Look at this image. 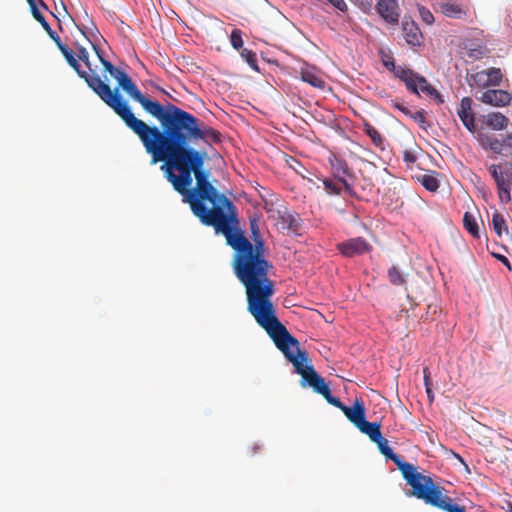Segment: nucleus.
<instances>
[{
	"label": "nucleus",
	"mask_w": 512,
	"mask_h": 512,
	"mask_svg": "<svg viewBox=\"0 0 512 512\" xmlns=\"http://www.w3.org/2000/svg\"><path fill=\"white\" fill-rule=\"evenodd\" d=\"M126 126L142 142L151 155V163L164 162L165 177L174 190L190 203L194 198L206 197L217 190L209 181L210 171L204 168L206 152L190 146L198 140L221 142V133L199 120L191 113L168 103V112L162 123V130L149 126L131 111Z\"/></svg>",
	"instance_id": "nucleus-1"
},
{
	"label": "nucleus",
	"mask_w": 512,
	"mask_h": 512,
	"mask_svg": "<svg viewBox=\"0 0 512 512\" xmlns=\"http://www.w3.org/2000/svg\"><path fill=\"white\" fill-rule=\"evenodd\" d=\"M188 204L203 225L213 227L217 234H222L227 244L235 250L234 273L245 287L247 310L257 324L266 330L281 323L271 300L275 288L268 272L272 266L265 258V244L258 219H250L252 244L239 226L237 207L223 193L214 190L206 197L194 198Z\"/></svg>",
	"instance_id": "nucleus-2"
},
{
	"label": "nucleus",
	"mask_w": 512,
	"mask_h": 512,
	"mask_svg": "<svg viewBox=\"0 0 512 512\" xmlns=\"http://www.w3.org/2000/svg\"><path fill=\"white\" fill-rule=\"evenodd\" d=\"M268 335L274 341L276 347L292 363L295 371L301 375V385L310 386L316 393L322 395L326 401L342 411L344 405L339 398L331 395L330 388L314 369L308 364V353L299 348V342L294 338L282 323H278L266 329Z\"/></svg>",
	"instance_id": "nucleus-3"
},
{
	"label": "nucleus",
	"mask_w": 512,
	"mask_h": 512,
	"mask_svg": "<svg viewBox=\"0 0 512 512\" xmlns=\"http://www.w3.org/2000/svg\"><path fill=\"white\" fill-rule=\"evenodd\" d=\"M60 52L66 59L67 63L75 70L77 75L82 78L88 87L108 106L110 107L124 123H126L131 109L128 103L123 99L119 93V89L114 90L105 83L97 73L88 74L87 71L82 70L76 58V52L67 47H60Z\"/></svg>",
	"instance_id": "nucleus-4"
},
{
	"label": "nucleus",
	"mask_w": 512,
	"mask_h": 512,
	"mask_svg": "<svg viewBox=\"0 0 512 512\" xmlns=\"http://www.w3.org/2000/svg\"><path fill=\"white\" fill-rule=\"evenodd\" d=\"M373 442L377 444L380 452L386 458L394 462L397 468L401 471L405 481L411 486V495L419 499L430 485L433 484L434 480L428 475L419 473L416 466L413 464L403 461L399 455L393 452L389 446L388 440L382 435L377 439V441Z\"/></svg>",
	"instance_id": "nucleus-5"
},
{
	"label": "nucleus",
	"mask_w": 512,
	"mask_h": 512,
	"mask_svg": "<svg viewBox=\"0 0 512 512\" xmlns=\"http://www.w3.org/2000/svg\"><path fill=\"white\" fill-rule=\"evenodd\" d=\"M384 65L391 70L397 78L405 83L410 92L417 95L422 92L423 94L434 98L438 103L444 102L442 95L433 86H431L423 76L415 73L411 69L396 66L392 60L384 61Z\"/></svg>",
	"instance_id": "nucleus-6"
},
{
	"label": "nucleus",
	"mask_w": 512,
	"mask_h": 512,
	"mask_svg": "<svg viewBox=\"0 0 512 512\" xmlns=\"http://www.w3.org/2000/svg\"><path fill=\"white\" fill-rule=\"evenodd\" d=\"M117 82L118 87L122 88L132 99L138 102L148 114L159 120L161 124L163 123L168 112V104L163 106L158 101L144 96L126 72L120 75Z\"/></svg>",
	"instance_id": "nucleus-7"
},
{
	"label": "nucleus",
	"mask_w": 512,
	"mask_h": 512,
	"mask_svg": "<svg viewBox=\"0 0 512 512\" xmlns=\"http://www.w3.org/2000/svg\"><path fill=\"white\" fill-rule=\"evenodd\" d=\"M445 489L433 482L432 485L419 498L426 504L441 509L446 512H466L464 506H459L453 502V499L447 496Z\"/></svg>",
	"instance_id": "nucleus-8"
},
{
	"label": "nucleus",
	"mask_w": 512,
	"mask_h": 512,
	"mask_svg": "<svg viewBox=\"0 0 512 512\" xmlns=\"http://www.w3.org/2000/svg\"><path fill=\"white\" fill-rule=\"evenodd\" d=\"M488 169L497 185L500 201L504 204L509 203L511 201L512 174L504 172L501 166L497 164H491Z\"/></svg>",
	"instance_id": "nucleus-9"
},
{
	"label": "nucleus",
	"mask_w": 512,
	"mask_h": 512,
	"mask_svg": "<svg viewBox=\"0 0 512 512\" xmlns=\"http://www.w3.org/2000/svg\"><path fill=\"white\" fill-rule=\"evenodd\" d=\"M276 226L282 232H298L301 228V218L296 212L288 209H278Z\"/></svg>",
	"instance_id": "nucleus-10"
},
{
	"label": "nucleus",
	"mask_w": 512,
	"mask_h": 512,
	"mask_svg": "<svg viewBox=\"0 0 512 512\" xmlns=\"http://www.w3.org/2000/svg\"><path fill=\"white\" fill-rule=\"evenodd\" d=\"M337 249L345 257H354L369 252L372 247L364 238L356 237L339 243Z\"/></svg>",
	"instance_id": "nucleus-11"
},
{
	"label": "nucleus",
	"mask_w": 512,
	"mask_h": 512,
	"mask_svg": "<svg viewBox=\"0 0 512 512\" xmlns=\"http://www.w3.org/2000/svg\"><path fill=\"white\" fill-rule=\"evenodd\" d=\"M376 10L387 23L398 24L400 18L398 0H377Z\"/></svg>",
	"instance_id": "nucleus-12"
},
{
	"label": "nucleus",
	"mask_w": 512,
	"mask_h": 512,
	"mask_svg": "<svg viewBox=\"0 0 512 512\" xmlns=\"http://www.w3.org/2000/svg\"><path fill=\"white\" fill-rule=\"evenodd\" d=\"M479 100L490 106L504 107L510 104L512 96L506 90L488 89L482 93Z\"/></svg>",
	"instance_id": "nucleus-13"
},
{
	"label": "nucleus",
	"mask_w": 512,
	"mask_h": 512,
	"mask_svg": "<svg viewBox=\"0 0 512 512\" xmlns=\"http://www.w3.org/2000/svg\"><path fill=\"white\" fill-rule=\"evenodd\" d=\"M473 100L470 97H463L460 102V106L457 110V114L462 121L465 128L471 132H476L475 117L472 110Z\"/></svg>",
	"instance_id": "nucleus-14"
},
{
	"label": "nucleus",
	"mask_w": 512,
	"mask_h": 512,
	"mask_svg": "<svg viewBox=\"0 0 512 512\" xmlns=\"http://www.w3.org/2000/svg\"><path fill=\"white\" fill-rule=\"evenodd\" d=\"M476 140L484 150H490L495 154H503L504 142L496 135L488 132L479 131L476 135Z\"/></svg>",
	"instance_id": "nucleus-15"
},
{
	"label": "nucleus",
	"mask_w": 512,
	"mask_h": 512,
	"mask_svg": "<svg viewBox=\"0 0 512 512\" xmlns=\"http://www.w3.org/2000/svg\"><path fill=\"white\" fill-rule=\"evenodd\" d=\"M331 167L334 177L345 187V190L350 193L352 186L348 182L347 177H351L352 172L347 162L340 158H334V160H331Z\"/></svg>",
	"instance_id": "nucleus-16"
},
{
	"label": "nucleus",
	"mask_w": 512,
	"mask_h": 512,
	"mask_svg": "<svg viewBox=\"0 0 512 512\" xmlns=\"http://www.w3.org/2000/svg\"><path fill=\"white\" fill-rule=\"evenodd\" d=\"M439 8L441 13L449 18L461 19L467 15V10L452 0H442Z\"/></svg>",
	"instance_id": "nucleus-17"
},
{
	"label": "nucleus",
	"mask_w": 512,
	"mask_h": 512,
	"mask_svg": "<svg viewBox=\"0 0 512 512\" xmlns=\"http://www.w3.org/2000/svg\"><path fill=\"white\" fill-rule=\"evenodd\" d=\"M403 36L409 45H420L422 34L419 27L414 21H403L402 23Z\"/></svg>",
	"instance_id": "nucleus-18"
},
{
	"label": "nucleus",
	"mask_w": 512,
	"mask_h": 512,
	"mask_svg": "<svg viewBox=\"0 0 512 512\" xmlns=\"http://www.w3.org/2000/svg\"><path fill=\"white\" fill-rule=\"evenodd\" d=\"M342 412L356 427L365 418V407L361 400L356 399L353 407L345 406L342 408Z\"/></svg>",
	"instance_id": "nucleus-19"
},
{
	"label": "nucleus",
	"mask_w": 512,
	"mask_h": 512,
	"mask_svg": "<svg viewBox=\"0 0 512 512\" xmlns=\"http://www.w3.org/2000/svg\"><path fill=\"white\" fill-rule=\"evenodd\" d=\"M484 123L495 131H501L507 128L509 119L500 112H491L484 117Z\"/></svg>",
	"instance_id": "nucleus-20"
},
{
	"label": "nucleus",
	"mask_w": 512,
	"mask_h": 512,
	"mask_svg": "<svg viewBox=\"0 0 512 512\" xmlns=\"http://www.w3.org/2000/svg\"><path fill=\"white\" fill-rule=\"evenodd\" d=\"M300 74L301 79L311 86L319 89H323L325 87V81L315 68L302 69Z\"/></svg>",
	"instance_id": "nucleus-21"
},
{
	"label": "nucleus",
	"mask_w": 512,
	"mask_h": 512,
	"mask_svg": "<svg viewBox=\"0 0 512 512\" xmlns=\"http://www.w3.org/2000/svg\"><path fill=\"white\" fill-rule=\"evenodd\" d=\"M357 428L364 434L368 435L370 440L377 441L381 434V426L377 422H368L364 418L361 423L357 426Z\"/></svg>",
	"instance_id": "nucleus-22"
},
{
	"label": "nucleus",
	"mask_w": 512,
	"mask_h": 512,
	"mask_svg": "<svg viewBox=\"0 0 512 512\" xmlns=\"http://www.w3.org/2000/svg\"><path fill=\"white\" fill-rule=\"evenodd\" d=\"M492 228L497 234L499 238H502L503 236L509 235V229L507 226V222L504 218V216L499 213L498 211H495L492 215V222H491Z\"/></svg>",
	"instance_id": "nucleus-23"
},
{
	"label": "nucleus",
	"mask_w": 512,
	"mask_h": 512,
	"mask_svg": "<svg viewBox=\"0 0 512 512\" xmlns=\"http://www.w3.org/2000/svg\"><path fill=\"white\" fill-rule=\"evenodd\" d=\"M92 47L95 50L97 56L99 57L100 62L104 66L105 71L117 80L120 77V75H122L125 71L115 67L110 61L104 59L100 53V50L94 44H92Z\"/></svg>",
	"instance_id": "nucleus-24"
},
{
	"label": "nucleus",
	"mask_w": 512,
	"mask_h": 512,
	"mask_svg": "<svg viewBox=\"0 0 512 512\" xmlns=\"http://www.w3.org/2000/svg\"><path fill=\"white\" fill-rule=\"evenodd\" d=\"M364 131L370 137L373 144L381 150L385 149V141L379 131L369 123L364 124Z\"/></svg>",
	"instance_id": "nucleus-25"
},
{
	"label": "nucleus",
	"mask_w": 512,
	"mask_h": 512,
	"mask_svg": "<svg viewBox=\"0 0 512 512\" xmlns=\"http://www.w3.org/2000/svg\"><path fill=\"white\" fill-rule=\"evenodd\" d=\"M463 224L465 229L475 238H479V226L476 218L469 212H466L463 217Z\"/></svg>",
	"instance_id": "nucleus-26"
},
{
	"label": "nucleus",
	"mask_w": 512,
	"mask_h": 512,
	"mask_svg": "<svg viewBox=\"0 0 512 512\" xmlns=\"http://www.w3.org/2000/svg\"><path fill=\"white\" fill-rule=\"evenodd\" d=\"M487 75V80L489 81L490 86H498L502 82V72L499 68L491 67L487 70H484Z\"/></svg>",
	"instance_id": "nucleus-27"
},
{
	"label": "nucleus",
	"mask_w": 512,
	"mask_h": 512,
	"mask_svg": "<svg viewBox=\"0 0 512 512\" xmlns=\"http://www.w3.org/2000/svg\"><path fill=\"white\" fill-rule=\"evenodd\" d=\"M419 180L425 189L430 192H436L439 188V181L434 175L425 174Z\"/></svg>",
	"instance_id": "nucleus-28"
},
{
	"label": "nucleus",
	"mask_w": 512,
	"mask_h": 512,
	"mask_svg": "<svg viewBox=\"0 0 512 512\" xmlns=\"http://www.w3.org/2000/svg\"><path fill=\"white\" fill-rule=\"evenodd\" d=\"M75 49L78 59L81 60L89 70L88 74L97 73L96 70L92 68V64L89 60V52L86 48L76 45Z\"/></svg>",
	"instance_id": "nucleus-29"
},
{
	"label": "nucleus",
	"mask_w": 512,
	"mask_h": 512,
	"mask_svg": "<svg viewBox=\"0 0 512 512\" xmlns=\"http://www.w3.org/2000/svg\"><path fill=\"white\" fill-rule=\"evenodd\" d=\"M488 49L485 45H475L471 47H467V56L472 59H481L485 55L488 54Z\"/></svg>",
	"instance_id": "nucleus-30"
},
{
	"label": "nucleus",
	"mask_w": 512,
	"mask_h": 512,
	"mask_svg": "<svg viewBox=\"0 0 512 512\" xmlns=\"http://www.w3.org/2000/svg\"><path fill=\"white\" fill-rule=\"evenodd\" d=\"M487 75L485 74V71L482 70V71H479V72H476V73H473L471 74L470 76V80L473 82L471 83L470 85H475V86H478V87H488L490 86L489 85V81L487 80Z\"/></svg>",
	"instance_id": "nucleus-31"
},
{
	"label": "nucleus",
	"mask_w": 512,
	"mask_h": 512,
	"mask_svg": "<svg viewBox=\"0 0 512 512\" xmlns=\"http://www.w3.org/2000/svg\"><path fill=\"white\" fill-rule=\"evenodd\" d=\"M388 278H389L390 283H392L393 285H396V286H400L405 283L404 276L401 274L399 269L395 266H392L388 270Z\"/></svg>",
	"instance_id": "nucleus-32"
},
{
	"label": "nucleus",
	"mask_w": 512,
	"mask_h": 512,
	"mask_svg": "<svg viewBox=\"0 0 512 512\" xmlns=\"http://www.w3.org/2000/svg\"><path fill=\"white\" fill-rule=\"evenodd\" d=\"M30 10H31V13H32L33 17L35 18V20H37L41 24L42 28L47 33H50V31L53 29L51 28L49 23L46 21L43 14L40 12L38 5L33 6L32 9H30Z\"/></svg>",
	"instance_id": "nucleus-33"
},
{
	"label": "nucleus",
	"mask_w": 512,
	"mask_h": 512,
	"mask_svg": "<svg viewBox=\"0 0 512 512\" xmlns=\"http://www.w3.org/2000/svg\"><path fill=\"white\" fill-rule=\"evenodd\" d=\"M241 57L247 62V64L251 68L258 71L257 57H256V54L252 50H249L247 48L242 49Z\"/></svg>",
	"instance_id": "nucleus-34"
},
{
	"label": "nucleus",
	"mask_w": 512,
	"mask_h": 512,
	"mask_svg": "<svg viewBox=\"0 0 512 512\" xmlns=\"http://www.w3.org/2000/svg\"><path fill=\"white\" fill-rule=\"evenodd\" d=\"M323 185L326 192L330 195H339L341 193V187L338 182H335L332 179H323Z\"/></svg>",
	"instance_id": "nucleus-35"
},
{
	"label": "nucleus",
	"mask_w": 512,
	"mask_h": 512,
	"mask_svg": "<svg viewBox=\"0 0 512 512\" xmlns=\"http://www.w3.org/2000/svg\"><path fill=\"white\" fill-rule=\"evenodd\" d=\"M230 43L232 47L239 50L243 46L242 31L240 29L232 30L230 34Z\"/></svg>",
	"instance_id": "nucleus-36"
},
{
	"label": "nucleus",
	"mask_w": 512,
	"mask_h": 512,
	"mask_svg": "<svg viewBox=\"0 0 512 512\" xmlns=\"http://www.w3.org/2000/svg\"><path fill=\"white\" fill-rule=\"evenodd\" d=\"M423 376H424V385L426 388V393H427L428 399L430 402H432L434 399V394L431 389L432 384H431V379H430V371H429L428 367H424Z\"/></svg>",
	"instance_id": "nucleus-37"
},
{
	"label": "nucleus",
	"mask_w": 512,
	"mask_h": 512,
	"mask_svg": "<svg viewBox=\"0 0 512 512\" xmlns=\"http://www.w3.org/2000/svg\"><path fill=\"white\" fill-rule=\"evenodd\" d=\"M412 119H414L421 128L426 129L427 128V122L425 118V112L424 110H417L415 112H412L411 116Z\"/></svg>",
	"instance_id": "nucleus-38"
},
{
	"label": "nucleus",
	"mask_w": 512,
	"mask_h": 512,
	"mask_svg": "<svg viewBox=\"0 0 512 512\" xmlns=\"http://www.w3.org/2000/svg\"><path fill=\"white\" fill-rule=\"evenodd\" d=\"M403 160L406 163L407 167L411 168L417 161L416 152L413 150H404Z\"/></svg>",
	"instance_id": "nucleus-39"
},
{
	"label": "nucleus",
	"mask_w": 512,
	"mask_h": 512,
	"mask_svg": "<svg viewBox=\"0 0 512 512\" xmlns=\"http://www.w3.org/2000/svg\"><path fill=\"white\" fill-rule=\"evenodd\" d=\"M331 5H333L336 9L341 12H345L347 10V5L344 0H327Z\"/></svg>",
	"instance_id": "nucleus-40"
},
{
	"label": "nucleus",
	"mask_w": 512,
	"mask_h": 512,
	"mask_svg": "<svg viewBox=\"0 0 512 512\" xmlns=\"http://www.w3.org/2000/svg\"><path fill=\"white\" fill-rule=\"evenodd\" d=\"M47 34L55 42V44L57 45L59 50H60V47H67V45L62 43L60 37L54 30H51L50 33H47Z\"/></svg>",
	"instance_id": "nucleus-41"
},
{
	"label": "nucleus",
	"mask_w": 512,
	"mask_h": 512,
	"mask_svg": "<svg viewBox=\"0 0 512 512\" xmlns=\"http://www.w3.org/2000/svg\"><path fill=\"white\" fill-rule=\"evenodd\" d=\"M420 14L422 16V19L427 23V24H431L434 20V17L432 15V13L427 10V9H421L420 10Z\"/></svg>",
	"instance_id": "nucleus-42"
},
{
	"label": "nucleus",
	"mask_w": 512,
	"mask_h": 512,
	"mask_svg": "<svg viewBox=\"0 0 512 512\" xmlns=\"http://www.w3.org/2000/svg\"><path fill=\"white\" fill-rule=\"evenodd\" d=\"M493 256L502 262L509 270H511L510 262L507 257L500 254H493Z\"/></svg>",
	"instance_id": "nucleus-43"
},
{
	"label": "nucleus",
	"mask_w": 512,
	"mask_h": 512,
	"mask_svg": "<svg viewBox=\"0 0 512 512\" xmlns=\"http://www.w3.org/2000/svg\"><path fill=\"white\" fill-rule=\"evenodd\" d=\"M29 6H30V9H32L33 6H36L37 5V2L39 3V5L44 8V9H47V5L46 3L43 1V0H27Z\"/></svg>",
	"instance_id": "nucleus-44"
},
{
	"label": "nucleus",
	"mask_w": 512,
	"mask_h": 512,
	"mask_svg": "<svg viewBox=\"0 0 512 512\" xmlns=\"http://www.w3.org/2000/svg\"><path fill=\"white\" fill-rule=\"evenodd\" d=\"M503 142H504V148H505V147H508V148H511V149H512V133L507 134V135L503 138Z\"/></svg>",
	"instance_id": "nucleus-45"
},
{
	"label": "nucleus",
	"mask_w": 512,
	"mask_h": 512,
	"mask_svg": "<svg viewBox=\"0 0 512 512\" xmlns=\"http://www.w3.org/2000/svg\"><path fill=\"white\" fill-rule=\"evenodd\" d=\"M395 107H396L397 109H399L402 113H404L405 115H407V116H409V117H410V116H411V114H412L411 110H410L409 108L405 107V106H404V105H402V104H395Z\"/></svg>",
	"instance_id": "nucleus-46"
},
{
	"label": "nucleus",
	"mask_w": 512,
	"mask_h": 512,
	"mask_svg": "<svg viewBox=\"0 0 512 512\" xmlns=\"http://www.w3.org/2000/svg\"><path fill=\"white\" fill-rule=\"evenodd\" d=\"M508 511H509V512H512V504H509Z\"/></svg>",
	"instance_id": "nucleus-47"
},
{
	"label": "nucleus",
	"mask_w": 512,
	"mask_h": 512,
	"mask_svg": "<svg viewBox=\"0 0 512 512\" xmlns=\"http://www.w3.org/2000/svg\"><path fill=\"white\" fill-rule=\"evenodd\" d=\"M253 450H254V453H256V452H257V450H258V447H257V446H254Z\"/></svg>",
	"instance_id": "nucleus-48"
}]
</instances>
